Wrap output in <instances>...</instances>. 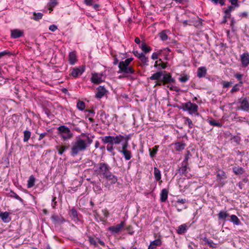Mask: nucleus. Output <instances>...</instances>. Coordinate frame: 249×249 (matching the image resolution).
I'll list each match as a JSON object with an SVG mask.
<instances>
[{
    "instance_id": "f257e3e1",
    "label": "nucleus",
    "mask_w": 249,
    "mask_h": 249,
    "mask_svg": "<svg viewBox=\"0 0 249 249\" xmlns=\"http://www.w3.org/2000/svg\"><path fill=\"white\" fill-rule=\"evenodd\" d=\"M88 146V145L85 140L77 138L76 142L71 147V154L72 156H75L80 152L85 151Z\"/></svg>"
},
{
    "instance_id": "f03ea898",
    "label": "nucleus",
    "mask_w": 249,
    "mask_h": 249,
    "mask_svg": "<svg viewBox=\"0 0 249 249\" xmlns=\"http://www.w3.org/2000/svg\"><path fill=\"white\" fill-rule=\"evenodd\" d=\"M94 165L95 166H97V168L94 170L95 173L103 178H106L111 173V167L105 162H100L98 164L94 163Z\"/></svg>"
},
{
    "instance_id": "7ed1b4c3",
    "label": "nucleus",
    "mask_w": 249,
    "mask_h": 249,
    "mask_svg": "<svg viewBox=\"0 0 249 249\" xmlns=\"http://www.w3.org/2000/svg\"><path fill=\"white\" fill-rule=\"evenodd\" d=\"M100 139L104 144H107L106 148L108 152H112L114 150V144H119V142L115 136H106L101 137Z\"/></svg>"
},
{
    "instance_id": "20e7f679",
    "label": "nucleus",
    "mask_w": 249,
    "mask_h": 249,
    "mask_svg": "<svg viewBox=\"0 0 249 249\" xmlns=\"http://www.w3.org/2000/svg\"><path fill=\"white\" fill-rule=\"evenodd\" d=\"M118 67L119 70L118 73H123L124 74L123 77H128L130 74L135 73V70L132 66L122 61L119 63Z\"/></svg>"
},
{
    "instance_id": "39448f33",
    "label": "nucleus",
    "mask_w": 249,
    "mask_h": 249,
    "mask_svg": "<svg viewBox=\"0 0 249 249\" xmlns=\"http://www.w3.org/2000/svg\"><path fill=\"white\" fill-rule=\"evenodd\" d=\"M58 134L63 141L71 139L73 134L69 128L65 125H60L57 128Z\"/></svg>"
},
{
    "instance_id": "423d86ee",
    "label": "nucleus",
    "mask_w": 249,
    "mask_h": 249,
    "mask_svg": "<svg viewBox=\"0 0 249 249\" xmlns=\"http://www.w3.org/2000/svg\"><path fill=\"white\" fill-rule=\"evenodd\" d=\"M184 111H188L191 115H198V107L197 105L191 103L190 101L187 102L185 104H183L182 107L179 108Z\"/></svg>"
},
{
    "instance_id": "0eeeda50",
    "label": "nucleus",
    "mask_w": 249,
    "mask_h": 249,
    "mask_svg": "<svg viewBox=\"0 0 249 249\" xmlns=\"http://www.w3.org/2000/svg\"><path fill=\"white\" fill-rule=\"evenodd\" d=\"M240 104V107H237V110H242L245 111H248L249 110V101L246 98H244L243 99H240L239 101Z\"/></svg>"
},
{
    "instance_id": "6e6552de",
    "label": "nucleus",
    "mask_w": 249,
    "mask_h": 249,
    "mask_svg": "<svg viewBox=\"0 0 249 249\" xmlns=\"http://www.w3.org/2000/svg\"><path fill=\"white\" fill-rule=\"evenodd\" d=\"M102 76L103 74L101 73H92L90 81L92 83L95 84H99L104 81V80L102 79Z\"/></svg>"
},
{
    "instance_id": "1a4fd4ad",
    "label": "nucleus",
    "mask_w": 249,
    "mask_h": 249,
    "mask_svg": "<svg viewBox=\"0 0 249 249\" xmlns=\"http://www.w3.org/2000/svg\"><path fill=\"white\" fill-rule=\"evenodd\" d=\"M162 75L163 77L161 79V82H162L163 85L175 83V79L172 77L170 73H166Z\"/></svg>"
},
{
    "instance_id": "9d476101",
    "label": "nucleus",
    "mask_w": 249,
    "mask_h": 249,
    "mask_svg": "<svg viewBox=\"0 0 249 249\" xmlns=\"http://www.w3.org/2000/svg\"><path fill=\"white\" fill-rule=\"evenodd\" d=\"M85 71L84 67L80 66L79 67L74 68L72 69L71 75L74 78L81 75Z\"/></svg>"
},
{
    "instance_id": "9b49d317",
    "label": "nucleus",
    "mask_w": 249,
    "mask_h": 249,
    "mask_svg": "<svg viewBox=\"0 0 249 249\" xmlns=\"http://www.w3.org/2000/svg\"><path fill=\"white\" fill-rule=\"evenodd\" d=\"M125 225V222L122 221L120 224L113 226H111L109 227L108 230L112 232L113 233H118L120 230L124 227Z\"/></svg>"
},
{
    "instance_id": "f8f14e48",
    "label": "nucleus",
    "mask_w": 249,
    "mask_h": 249,
    "mask_svg": "<svg viewBox=\"0 0 249 249\" xmlns=\"http://www.w3.org/2000/svg\"><path fill=\"white\" fill-rule=\"evenodd\" d=\"M24 36L23 31L19 29H13L11 30V37L12 38H18Z\"/></svg>"
},
{
    "instance_id": "ddd939ff",
    "label": "nucleus",
    "mask_w": 249,
    "mask_h": 249,
    "mask_svg": "<svg viewBox=\"0 0 249 249\" xmlns=\"http://www.w3.org/2000/svg\"><path fill=\"white\" fill-rule=\"evenodd\" d=\"M97 239H98L97 242L93 237L91 236H89V241L90 244L94 246V247H98V243H99L102 246H105V243L103 241L101 240L99 238H97Z\"/></svg>"
},
{
    "instance_id": "4468645a",
    "label": "nucleus",
    "mask_w": 249,
    "mask_h": 249,
    "mask_svg": "<svg viewBox=\"0 0 249 249\" xmlns=\"http://www.w3.org/2000/svg\"><path fill=\"white\" fill-rule=\"evenodd\" d=\"M188 162H182L181 166L178 169V172L180 176H185L187 177L188 171Z\"/></svg>"
},
{
    "instance_id": "2eb2a0df",
    "label": "nucleus",
    "mask_w": 249,
    "mask_h": 249,
    "mask_svg": "<svg viewBox=\"0 0 249 249\" xmlns=\"http://www.w3.org/2000/svg\"><path fill=\"white\" fill-rule=\"evenodd\" d=\"M97 93H96L95 97L97 98L100 99L102 98L107 92V90L104 87L99 86L97 89Z\"/></svg>"
},
{
    "instance_id": "dca6fc26",
    "label": "nucleus",
    "mask_w": 249,
    "mask_h": 249,
    "mask_svg": "<svg viewBox=\"0 0 249 249\" xmlns=\"http://www.w3.org/2000/svg\"><path fill=\"white\" fill-rule=\"evenodd\" d=\"M51 219L54 224H61L65 221V220L62 216H59L55 214L53 215Z\"/></svg>"
},
{
    "instance_id": "f3484780",
    "label": "nucleus",
    "mask_w": 249,
    "mask_h": 249,
    "mask_svg": "<svg viewBox=\"0 0 249 249\" xmlns=\"http://www.w3.org/2000/svg\"><path fill=\"white\" fill-rule=\"evenodd\" d=\"M241 61L243 66L247 67L249 64V53H243L241 56Z\"/></svg>"
},
{
    "instance_id": "a211bd4d",
    "label": "nucleus",
    "mask_w": 249,
    "mask_h": 249,
    "mask_svg": "<svg viewBox=\"0 0 249 249\" xmlns=\"http://www.w3.org/2000/svg\"><path fill=\"white\" fill-rule=\"evenodd\" d=\"M0 217L4 223H8L11 220L9 213L7 212L1 213L0 214Z\"/></svg>"
},
{
    "instance_id": "6ab92c4d",
    "label": "nucleus",
    "mask_w": 249,
    "mask_h": 249,
    "mask_svg": "<svg viewBox=\"0 0 249 249\" xmlns=\"http://www.w3.org/2000/svg\"><path fill=\"white\" fill-rule=\"evenodd\" d=\"M115 137L117 139L119 143H120L124 141L128 142V140L130 139L131 135H125L124 136L122 135H118Z\"/></svg>"
},
{
    "instance_id": "aec40b11",
    "label": "nucleus",
    "mask_w": 249,
    "mask_h": 249,
    "mask_svg": "<svg viewBox=\"0 0 249 249\" xmlns=\"http://www.w3.org/2000/svg\"><path fill=\"white\" fill-rule=\"evenodd\" d=\"M207 74V69L204 67H199L197 69V76L199 78L204 77Z\"/></svg>"
},
{
    "instance_id": "412c9836",
    "label": "nucleus",
    "mask_w": 249,
    "mask_h": 249,
    "mask_svg": "<svg viewBox=\"0 0 249 249\" xmlns=\"http://www.w3.org/2000/svg\"><path fill=\"white\" fill-rule=\"evenodd\" d=\"M105 178L110 181L111 184H115L118 180L117 177L113 175L111 172Z\"/></svg>"
},
{
    "instance_id": "4be33fe9",
    "label": "nucleus",
    "mask_w": 249,
    "mask_h": 249,
    "mask_svg": "<svg viewBox=\"0 0 249 249\" xmlns=\"http://www.w3.org/2000/svg\"><path fill=\"white\" fill-rule=\"evenodd\" d=\"M168 191L166 189H163L160 194V199L161 202H164L166 201L168 198Z\"/></svg>"
},
{
    "instance_id": "5701e85b",
    "label": "nucleus",
    "mask_w": 249,
    "mask_h": 249,
    "mask_svg": "<svg viewBox=\"0 0 249 249\" xmlns=\"http://www.w3.org/2000/svg\"><path fill=\"white\" fill-rule=\"evenodd\" d=\"M230 216V214L227 211H220L218 214L219 220H225L227 218Z\"/></svg>"
},
{
    "instance_id": "b1692460",
    "label": "nucleus",
    "mask_w": 249,
    "mask_h": 249,
    "mask_svg": "<svg viewBox=\"0 0 249 249\" xmlns=\"http://www.w3.org/2000/svg\"><path fill=\"white\" fill-rule=\"evenodd\" d=\"M161 244V241L160 239H156L150 243L148 249H154L157 246H159Z\"/></svg>"
},
{
    "instance_id": "393cba45",
    "label": "nucleus",
    "mask_w": 249,
    "mask_h": 249,
    "mask_svg": "<svg viewBox=\"0 0 249 249\" xmlns=\"http://www.w3.org/2000/svg\"><path fill=\"white\" fill-rule=\"evenodd\" d=\"M119 152L123 154L126 160H129L132 157V153L130 150H120Z\"/></svg>"
},
{
    "instance_id": "a878e982",
    "label": "nucleus",
    "mask_w": 249,
    "mask_h": 249,
    "mask_svg": "<svg viewBox=\"0 0 249 249\" xmlns=\"http://www.w3.org/2000/svg\"><path fill=\"white\" fill-rule=\"evenodd\" d=\"M187 230V226L186 224H183L178 226L177 232L178 234H184Z\"/></svg>"
},
{
    "instance_id": "bb28decb",
    "label": "nucleus",
    "mask_w": 249,
    "mask_h": 249,
    "mask_svg": "<svg viewBox=\"0 0 249 249\" xmlns=\"http://www.w3.org/2000/svg\"><path fill=\"white\" fill-rule=\"evenodd\" d=\"M100 117L101 119L104 124H109V122L107 120V118L109 117L108 114H106L105 112L104 111H101Z\"/></svg>"
},
{
    "instance_id": "cd10ccee",
    "label": "nucleus",
    "mask_w": 249,
    "mask_h": 249,
    "mask_svg": "<svg viewBox=\"0 0 249 249\" xmlns=\"http://www.w3.org/2000/svg\"><path fill=\"white\" fill-rule=\"evenodd\" d=\"M186 144L184 142H178L175 143V148L178 151L183 150Z\"/></svg>"
},
{
    "instance_id": "c85d7f7f",
    "label": "nucleus",
    "mask_w": 249,
    "mask_h": 249,
    "mask_svg": "<svg viewBox=\"0 0 249 249\" xmlns=\"http://www.w3.org/2000/svg\"><path fill=\"white\" fill-rule=\"evenodd\" d=\"M70 64L74 65L77 61L76 56L74 53L71 52L69 55Z\"/></svg>"
},
{
    "instance_id": "c756f323",
    "label": "nucleus",
    "mask_w": 249,
    "mask_h": 249,
    "mask_svg": "<svg viewBox=\"0 0 249 249\" xmlns=\"http://www.w3.org/2000/svg\"><path fill=\"white\" fill-rule=\"evenodd\" d=\"M159 147V146L158 145H155L152 148L149 149V155L151 158H154L155 157L158 151Z\"/></svg>"
},
{
    "instance_id": "7c9ffc66",
    "label": "nucleus",
    "mask_w": 249,
    "mask_h": 249,
    "mask_svg": "<svg viewBox=\"0 0 249 249\" xmlns=\"http://www.w3.org/2000/svg\"><path fill=\"white\" fill-rule=\"evenodd\" d=\"M230 217H231V219H230L231 222L233 223L234 225H241V223L239 219L238 218V217L236 215H235L234 214H232L231 216H230Z\"/></svg>"
},
{
    "instance_id": "2f4dec72",
    "label": "nucleus",
    "mask_w": 249,
    "mask_h": 249,
    "mask_svg": "<svg viewBox=\"0 0 249 249\" xmlns=\"http://www.w3.org/2000/svg\"><path fill=\"white\" fill-rule=\"evenodd\" d=\"M227 178L225 173L223 171H219L216 174L217 180L221 181Z\"/></svg>"
},
{
    "instance_id": "473e14b6",
    "label": "nucleus",
    "mask_w": 249,
    "mask_h": 249,
    "mask_svg": "<svg viewBox=\"0 0 249 249\" xmlns=\"http://www.w3.org/2000/svg\"><path fill=\"white\" fill-rule=\"evenodd\" d=\"M69 214L72 219L74 221L78 219L77 212L75 209H72L71 210Z\"/></svg>"
},
{
    "instance_id": "72a5a7b5",
    "label": "nucleus",
    "mask_w": 249,
    "mask_h": 249,
    "mask_svg": "<svg viewBox=\"0 0 249 249\" xmlns=\"http://www.w3.org/2000/svg\"><path fill=\"white\" fill-rule=\"evenodd\" d=\"M154 174L157 181H160L161 179V173L160 170L157 167L154 168Z\"/></svg>"
},
{
    "instance_id": "f704fd0d",
    "label": "nucleus",
    "mask_w": 249,
    "mask_h": 249,
    "mask_svg": "<svg viewBox=\"0 0 249 249\" xmlns=\"http://www.w3.org/2000/svg\"><path fill=\"white\" fill-rule=\"evenodd\" d=\"M140 47L142 50L145 53L151 51V47L148 46L144 42H142Z\"/></svg>"
},
{
    "instance_id": "c9c22d12",
    "label": "nucleus",
    "mask_w": 249,
    "mask_h": 249,
    "mask_svg": "<svg viewBox=\"0 0 249 249\" xmlns=\"http://www.w3.org/2000/svg\"><path fill=\"white\" fill-rule=\"evenodd\" d=\"M167 32H168L167 30H163L159 34V36L162 41H165L168 39V36Z\"/></svg>"
},
{
    "instance_id": "e433bc0d",
    "label": "nucleus",
    "mask_w": 249,
    "mask_h": 249,
    "mask_svg": "<svg viewBox=\"0 0 249 249\" xmlns=\"http://www.w3.org/2000/svg\"><path fill=\"white\" fill-rule=\"evenodd\" d=\"M232 170L235 174L238 175L243 174L244 172V169L239 166L233 167Z\"/></svg>"
},
{
    "instance_id": "4c0bfd02",
    "label": "nucleus",
    "mask_w": 249,
    "mask_h": 249,
    "mask_svg": "<svg viewBox=\"0 0 249 249\" xmlns=\"http://www.w3.org/2000/svg\"><path fill=\"white\" fill-rule=\"evenodd\" d=\"M162 75V71H158L153 74H152L150 77V79L151 80H158L159 79L161 76Z\"/></svg>"
},
{
    "instance_id": "58836bf2",
    "label": "nucleus",
    "mask_w": 249,
    "mask_h": 249,
    "mask_svg": "<svg viewBox=\"0 0 249 249\" xmlns=\"http://www.w3.org/2000/svg\"><path fill=\"white\" fill-rule=\"evenodd\" d=\"M36 178L33 176H31L28 181L27 187L28 188H31L35 185Z\"/></svg>"
},
{
    "instance_id": "ea45409f",
    "label": "nucleus",
    "mask_w": 249,
    "mask_h": 249,
    "mask_svg": "<svg viewBox=\"0 0 249 249\" xmlns=\"http://www.w3.org/2000/svg\"><path fill=\"white\" fill-rule=\"evenodd\" d=\"M23 133V142H27L31 137V132L29 130H25Z\"/></svg>"
},
{
    "instance_id": "a19ab883",
    "label": "nucleus",
    "mask_w": 249,
    "mask_h": 249,
    "mask_svg": "<svg viewBox=\"0 0 249 249\" xmlns=\"http://www.w3.org/2000/svg\"><path fill=\"white\" fill-rule=\"evenodd\" d=\"M55 148L57 150L59 155H62L64 151L68 148V147L65 146H56Z\"/></svg>"
},
{
    "instance_id": "79ce46f5",
    "label": "nucleus",
    "mask_w": 249,
    "mask_h": 249,
    "mask_svg": "<svg viewBox=\"0 0 249 249\" xmlns=\"http://www.w3.org/2000/svg\"><path fill=\"white\" fill-rule=\"evenodd\" d=\"M10 193L11 194L10 196L11 197H14L16 199L18 200V201H19L21 203H23V200L21 197H20L17 194H16L14 191H11Z\"/></svg>"
},
{
    "instance_id": "37998d69",
    "label": "nucleus",
    "mask_w": 249,
    "mask_h": 249,
    "mask_svg": "<svg viewBox=\"0 0 249 249\" xmlns=\"http://www.w3.org/2000/svg\"><path fill=\"white\" fill-rule=\"evenodd\" d=\"M76 106L80 110L82 111L85 108V104L83 101H79L77 103Z\"/></svg>"
},
{
    "instance_id": "c03bdc74",
    "label": "nucleus",
    "mask_w": 249,
    "mask_h": 249,
    "mask_svg": "<svg viewBox=\"0 0 249 249\" xmlns=\"http://www.w3.org/2000/svg\"><path fill=\"white\" fill-rule=\"evenodd\" d=\"M184 119L185 120V124H188V127L190 128H192L194 125L192 120L188 117H184Z\"/></svg>"
},
{
    "instance_id": "a18cd8bd",
    "label": "nucleus",
    "mask_w": 249,
    "mask_h": 249,
    "mask_svg": "<svg viewBox=\"0 0 249 249\" xmlns=\"http://www.w3.org/2000/svg\"><path fill=\"white\" fill-rule=\"evenodd\" d=\"M211 0L215 5H217L218 4H220L221 6H223V5H225V0Z\"/></svg>"
},
{
    "instance_id": "49530a36",
    "label": "nucleus",
    "mask_w": 249,
    "mask_h": 249,
    "mask_svg": "<svg viewBox=\"0 0 249 249\" xmlns=\"http://www.w3.org/2000/svg\"><path fill=\"white\" fill-rule=\"evenodd\" d=\"M43 17V14L41 13H34V19L35 20H38L42 18Z\"/></svg>"
},
{
    "instance_id": "de8ad7c7",
    "label": "nucleus",
    "mask_w": 249,
    "mask_h": 249,
    "mask_svg": "<svg viewBox=\"0 0 249 249\" xmlns=\"http://www.w3.org/2000/svg\"><path fill=\"white\" fill-rule=\"evenodd\" d=\"M141 62L145 65H148V57H146L144 54L142 56V57L140 58Z\"/></svg>"
},
{
    "instance_id": "09e8293b",
    "label": "nucleus",
    "mask_w": 249,
    "mask_h": 249,
    "mask_svg": "<svg viewBox=\"0 0 249 249\" xmlns=\"http://www.w3.org/2000/svg\"><path fill=\"white\" fill-rule=\"evenodd\" d=\"M235 77L237 79L238 81H239L240 86H241L243 84V82L242 81V78L243 77V75L240 73H237L235 75Z\"/></svg>"
},
{
    "instance_id": "8fccbe9b",
    "label": "nucleus",
    "mask_w": 249,
    "mask_h": 249,
    "mask_svg": "<svg viewBox=\"0 0 249 249\" xmlns=\"http://www.w3.org/2000/svg\"><path fill=\"white\" fill-rule=\"evenodd\" d=\"M221 83H222V84L223 85V87L224 88H229V87H230L232 84V82L225 81H222Z\"/></svg>"
},
{
    "instance_id": "3c124183",
    "label": "nucleus",
    "mask_w": 249,
    "mask_h": 249,
    "mask_svg": "<svg viewBox=\"0 0 249 249\" xmlns=\"http://www.w3.org/2000/svg\"><path fill=\"white\" fill-rule=\"evenodd\" d=\"M209 122L210 124H211L213 126H218V127L221 126V124L220 123L217 122L215 121L214 120H210L209 121Z\"/></svg>"
},
{
    "instance_id": "603ef678",
    "label": "nucleus",
    "mask_w": 249,
    "mask_h": 249,
    "mask_svg": "<svg viewBox=\"0 0 249 249\" xmlns=\"http://www.w3.org/2000/svg\"><path fill=\"white\" fill-rule=\"evenodd\" d=\"M192 157V155L189 151H187V153L185 155V159L182 162L186 163L187 162L188 160Z\"/></svg>"
},
{
    "instance_id": "864d4df0",
    "label": "nucleus",
    "mask_w": 249,
    "mask_h": 249,
    "mask_svg": "<svg viewBox=\"0 0 249 249\" xmlns=\"http://www.w3.org/2000/svg\"><path fill=\"white\" fill-rule=\"evenodd\" d=\"M189 77L187 75H184L179 78V80L182 83H185L189 80Z\"/></svg>"
},
{
    "instance_id": "5fc2aeb1",
    "label": "nucleus",
    "mask_w": 249,
    "mask_h": 249,
    "mask_svg": "<svg viewBox=\"0 0 249 249\" xmlns=\"http://www.w3.org/2000/svg\"><path fill=\"white\" fill-rule=\"evenodd\" d=\"M240 86V84H236L235 85L232 89L231 90V93H234L235 92H236L239 90V86Z\"/></svg>"
},
{
    "instance_id": "6e6d98bb",
    "label": "nucleus",
    "mask_w": 249,
    "mask_h": 249,
    "mask_svg": "<svg viewBox=\"0 0 249 249\" xmlns=\"http://www.w3.org/2000/svg\"><path fill=\"white\" fill-rule=\"evenodd\" d=\"M186 200L185 199H178L176 203H175V207H178V204H184L185 203H186Z\"/></svg>"
},
{
    "instance_id": "4d7b16f0",
    "label": "nucleus",
    "mask_w": 249,
    "mask_h": 249,
    "mask_svg": "<svg viewBox=\"0 0 249 249\" xmlns=\"http://www.w3.org/2000/svg\"><path fill=\"white\" fill-rule=\"evenodd\" d=\"M133 54H134V55L136 57H137L138 58H140L141 57H142V56L143 55V53H139L138 51H134L133 52Z\"/></svg>"
},
{
    "instance_id": "13d9d810",
    "label": "nucleus",
    "mask_w": 249,
    "mask_h": 249,
    "mask_svg": "<svg viewBox=\"0 0 249 249\" xmlns=\"http://www.w3.org/2000/svg\"><path fill=\"white\" fill-rule=\"evenodd\" d=\"M58 4L57 0H50L49 2V6L50 7H54Z\"/></svg>"
},
{
    "instance_id": "bf43d9fd",
    "label": "nucleus",
    "mask_w": 249,
    "mask_h": 249,
    "mask_svg": "<svg viewBox=\"0 0 249 249\" xmlns=\"http://www.w3.org/2000/svg\"><path fill=\"white\" fill-rule=\"evenodd\" d=\"M167 88H168L171 90L175 91L176 92H178L179 91V89L178 88L174 87L172 85H168Z\"/></svg>"
},
{
    "instance_id": "052dcab7",
    "label": "nucleus",
    "mask_w": 249,
    "mask_h": 249,
    "mask_svg": "<svg viewBox=\"0 0 249 249\" xmlns=\"http://www.w3.org/2000/svg\"><path fill=\"white\" fill-rule=\"evenodd\" d=\"M238 1V0H229V2L231 3V4L236 7H238L239 6L237 3Z\"/></svg>"
},
{
    "instance_id": "680f3d73",
    "label": "nucleus",
    "mask_w": 249,
    "mask_h": 249,
    "mask_svg": "<svg viewBox=\"0 0 249 249\" xmlns=\"http://www.w3.org/2000/svg\"><path fill=\"white\" fill-rule=\"evenodd\" d=\"M56 197L55 196H53L52 198V206L53 209L55 208V207L57 205V201H56Z\"/></svg>"
},
{
    "instance_id": "e2e57ef3",
    "label": "nucleus",
    "mask_w": 249,
    "mask_h": 249,
    "mask_svg": "<svg viewBox=\"0 0 249 249\" xmlns=\"http://www.w3.org/2000/svg\"><path fill=\"white\" fill-rule=\"evenodd\" d=\"M248 15H249L248 12H242L239 14V17L241 18H247L248 17Z\"/></svg>"
},
{
    "instance_id": "0e129e2a",
    "label": "nucleus",
    "mask_w": 249,
    "mask_h": 249,
    "mask_svg": "<svg viewBox=\"0 0 249 249\" xmlns=\"http://www.w3.org/2000/svg\"><path fill=\"white\" fill-rule=\"evenodd\" d=\"M85 3L88 6H92L93 4V0H84Z\"/></svg>"
},
{
    "instance_id": "69168bd1",
    "label": "nucleus",
    "mask_w": 249,
    "mask_h": 249,
    "mask_svg": "<svg viewBox=\"0 0 249 249\" xmlns=\"http://www.w3.org/2000/svg\"><path fill=\"white\" fill-rule=\"evenodd\" d=\"M207 244L212 248H216V244L213 243V241L210 240L209 242H208Z\"/></svg>"
},
{
    "instance_id": "338daca9",
    "label": "nucleus",
    "mask_w": 249,
    "mask_h": 249,
    "mask_svg": "<svg viewBox=\"0 0 249 249\" xmlns=\"http://www.w3.org/2000/svg\"><path fill=\"white\" fill-rule=\"evenodd\" d=\"M235 7L233 5H230L228 6L227 9L225 11L231 13L232 11L234 10Z\"/></svg>"
},
{
    "instance_id": "774afa93",
    "label": "nucleus",
    "mask_w": 249,
    "mask_h": 249,
    "mask_svg": "<svg viewBox=\"0 0 249 249\" xmlns=\"http://www.w3.org/2000/svg\"><path fill=\"white\" fill-rule=\"evenodd\" d=\"M57 29V27L56 25L54 24L51 25L49 26V30L52 32L55 31Z\"/></svg>"
}]
</instances>
